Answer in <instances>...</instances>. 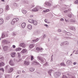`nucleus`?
Here are the masks:
<instances>
[{"label": "nucleus", "instance_id": "nucleus-37", "mask_svg": "<svg viewBox=\"0 0 78 78\" xmlns=\"http://www.w3.org/2000/svg\"><path fill=\"white\" fill-rule=\"evenodd\" d=\"M70 22H74L75 23V21L73 19H71L70 20Z\"/></svg>", "mask_w": 78, "mask_h": 78}, {"label": "nucleus", "instance_id": "nucleus-40", "mask_svg": "<svg viewBox=\"0 0 78 78\" xmlns=\"http://www.w3.org/2000/svg\"><path fill=\"white\" fill-rule=\"evenodd\" d=\"M31 60L33 61V59H34V57H33V56L31 55Z\"/></svg>", "mask_w": 78, "mask_h": 78}, {"label": "nucleus", "instance_id": "nucleus-23", "mask_svg": "<svg viewBox=\"0 0 78 78\" xmlns=\"http://www.w3.org/2000/svg\"><path fill=\"white\" fill-rule=\"evenodd\" d=\"M5 65L4 63L2 62L0 63V67H3Z\"/></svg>", "mask_w": 78, "mask_h": 78}, {"label": "nucleus", "instance_id": "nucleus-63", "mask_svg": "<svg viewBox=\"0 0 78 78\" xmlns=\"http://www.w3.org/2000/svg\"><path fill=\"white\" fill-rule=\"evenodd\" d=\"M43 12H47L46 10H43Z\"/></svg>", "mask_w": 78, "mask_h": 78}, {"label": "nucleus", "instance_id": "nucleus-52", "mask_svg": "<svg viewBox=\"0 0 78 78\" xmlns=\"http://www.w3.org/2000/svg\"><path fill=\"white\" fill-rule=\"evenodd\" d=\"M12 47L13 48H16V46L15 45H13Z\"/></svg>", "mask_w": 78, "mask_h": 78}, {"label": "nucleus", "instance_id": "nucleus-31", "mask_svg": "<svg viewBox=\"0 0 78 78\" xmlns=\"http://www.w3.org/2000/svg\"><path fill=\"white\" fill-rule=\"evenodd\" d=\"M3 12V9L2 8H1L0 9V14L2 13Z\"/></svg>", "mask_w": 78, "mask_h": 78}, {"label": "nucleus", "instance_id": "nucleus-8", "mask_svg": "<svg viewBox=\"0 0 78 78\" xmlns=\"http://www.w3.org/2000/svg\"><path fill=\"white\" fill-rule=\"evenodd\" d=\"M42 48H38L37 47L36 48V50L37 51H41V52H42Z\"/></svg>", "mask_w": 78, "mask_h": 78}, {"label": "nucleus", "instance_id": "nucleus-54", "mask_svg": "<svg viewBox=\"0 0 78 78\" xmlns=\"http://www.w3.org/2000/svg\"><path fill=\"white\" fill-rule=\"evenodd\" d=\"M3 59L4 58L3 57H2L1 58H0V59H1L2 60H3Z\"/></svg>", "mask_w": 78, "mask_h": 78}, {"label": "nucleus", "instance_id": "nucleus-16", "mask_svg": "<svg viewBox=\"0 0 78 78\" xmlns=\"http://www.w3.org/2000/svg\"><path fill=\"white\" fill-rule=\"evenodd\" d=\"M27 28L29 30H31L32 29V26L30 24L27 25Z\"/></svg>", "mask_w": 78, "mask_h": 78}, {"label": "nucleus", "instance_id": "nucleus-45", "mask_svg": "<svg viewBox=\"0 0 78 78\" xmlns=\"http://www.w3.org/2000/svg\"><path fill=\"white\" fill-rule=\"evenodd\" d=\"M6 19L7 20H9V17H6Z\"/></svg>", "mask_w": 78, "mask_h": 78}, {"label": "nucleus", "instance_id": "nucleus-13", "mask_svg": "<svg viewBox=\"0 0 78 78\" xmlns=\"http://www.w3.org/2000/svg\"><path fill=\"white\" fill-rule=\"evenodd\" d=\"M32 64L33 65H38V64H39V63H38V62L36 61H34L33 62Z\"/></svg>", "mask_w": 78, "mask_h": 78}, {"label": "nucleus", "instance_id": "nucleus-39", "mask_svg": "<svg viewBox=\"0 0 78 78\" xmlns=\"http://www.w3.org/2000/svg\"><path fill=\"white\" fill-rule=\"evenodd\" d=\"M68 17H69L71 18L72 17V14H69L68 15Z\"/></svg>", "mask_w": 78, "mask_h": 78}, {"label": "nucleus", "instance_id": "nucleus-15", "mask_svg": "<svg viewBox=\"0 0 78 78\" xmlns=\"http://www.w3.org/2000/svg\"><path fill=\"white\" fill-rule=\"evenodd\" d=\"M33 23L34 25H37V22L36 20H34Z\"/></svg>", "mask_w": 78, "mask_h": 78}, {"label": "nucleus", "instance_id": "nucleus-61", "mask_svg": "<svg viewBox=\"0 0 78 78\" xmlns=\"http://www.w3.org/2000/svg\"><path fill=\"white\" fill-rule=\"evenodd\" d=\"M46 12H48V11H49V9H47L46 10Z\"/></svg>", "mask_w": 78, "mask_h": 78}, {"label": "nucleus", "instance_id": "nucleus-38", "mask_svg": "<svg viewBox=\"0 0 78 78\" xmlns=\"http://www.w3.org/2000/svg\"><path fill=\"white\" fill-rule=\"evenodd\" d=\"M13 5L14 6H15L16 7H17V4L16 3H14L13 4Z\"/></svg>", "mask_w": 78, "mask_h": 78}, {"label": "nucleus", "instance_id": "nucleus-62", "mask_svg": "<svg viewBox=\"0 0 78 78\" xmlns=\"http://www.w3.org/2000/svg\"><path fill=\"white\" fill-rule=\"evenodd\" d=\"M22 73H25V71H23L22 72Z\"/></svg>", "mask_w": 78, "mask_h": 78}, {"label": "nucleus", "instance_id": "nucleus-58", "mask_svg": "<svg viewBox=\"0 0 78 78\" xmlns=\"http://www.w3.org/2000/svg\"><path fill=\"white\" fill-rule=\"evenodd\" d=\"M58 31H59V32H61V30L60 29H58Z\"/></svg>", "mask_w": 78, "mask_h": 78}, {"label": "nucleus", "instance_id": "nucleus-24", "mask_svg": "<svg viewBox=\"0 0 78 78\" xmlns=\"http://www.w3.org/2000/svg\"><path fill=\"white\" fill-rule=\"evenodd\" d=\"M7 49H8V46H5L3 47V49L4 51H6V50H7Z\"/></svg>", "mask_w": 78, "mask_h": 78}, {"label": "nucleus", "instance_id": "nucleus-29", "mask_svg": "<svg viewBox=\"0 0 78 78\" xmlns=\"http://www.w3.org/2000/svg\"><path fill=\"white\" fill-rule=\"evenodd\" d=\"M12 35L13 36H15L16 35V33L14 32H13L12 33Z\"/></svg>", "mask_w": 78, "mask_h": 78}, {"label": "nucleus", "instance_id": "nucleus-43", "mask_svg": "<svg viewBox=\"0 0 78 78\" xmlns=\"http://www.w3.org/2000/svg\"><path fill=\"white\" fill-rule=\"evenodd\" d=\"M18 58H20V53H18Z\"/></svg>", "mask_w": 78, "mask_h": 78}, {"label": "nucleus", "instance_id": "nucleus-47", "mask_svg": "<svg viewBox=\"0 0 78 78\" xmlns=\"http://www.w3.org/2000/svg\"><path fill=\"white\" fill-rule=\"evenodd\" d=\"M5 37V35L4 34H2V37Z\"/></svg>", "mask_w": 78, "mask_h": 78}, {"label": "nucleus", "instance_id": "nucleus-4", "mask_svg": "<svg viewBox=\"0 0 78 78\" xmlns=\"http://www.w3.org/2000/svg\"><path fill=\"white\" fill-rule=\"evenodd\" d=\"M70 11H71V9H69L67 10V8H65V10L64 11V12L65 13H67V12H70Z\"/></svg>", "mask_w": 78, "mask_h": 78}, {"label": "nucleus", "instance_id": "nucleus-30", "mask_svg": "<svg viewBox=\"0 0 78 78\" xmlns=\"http://www.w3.org/2000/svg\"><path fill=\"white\" fill-rule=\"evenodd\" d=\"M5 9L6 10H9V5H7L6 6Z\"/></svg>", "mask_w": 78, "mask_h": 78}, {"label": "nucleus", "instance_id": "nucleus-17", "mask_svg": "<svg viewBox=\"0 0 78 78\" xmlns=\"http://www.w3.org/2000/svg\"><path fill=\"white\" fill-rule=\"evenodd\" d=\"M72 62L71 61V60H68L66 62V64H69V65L70 64H72Z\"/></svg>", "mask_w": 78, "mask_h": 78}, {"label": "nucleus", "instance_id": "nucleus-12", "mask_svg": "<svg viewBox=\"0 0 78 78\" xmlns=\"http://www.w3.org/2000/svg\"><path fill=\"white\" fill-rule=\"evenodd\" d=\"M24 65H26V66H28L30 64V62L27 61H25L24 63Z\"/></svg>", "mask_w": 78, "mask_h": 78}, {"label": "nucleus", "instance_id": "nucleus-18", "mask_svg": "<svg viewBox=\"0 0 78 78\" xmlns=\"http://www.w3.org/2000/svg\"><path fill=\"white\" fill-rule=\"evenodd\" d=\"M16 53L15 52H13L11 54V55L12 58H14L15 56Z\"/></svg>", "mask_w": 78, "mask_h": 78}, {"label": "nucleus", "instance_id": "nucleus-34", "mask_svg": "<svg viewBox=\"0 0 78 78\" xmlns=\"http://www.w3.org/2000/svg\"><path fill=\"white\" fill-rule=\"evenodd\" d=\"M63 43L65 45H69V44L68 41H65Z\"/></svg>", "mask_w": 78, "mask_h": 78}, {"label": "nucleus", "instance_id": "nucleus-64", "mask_svg": "<svg viewBox=\"0 0 78 78\" xmlns=\"http://www.w3.org/2000/svg\"><path fill=\"white\" fill-rule=\"evenodd\" d=\"M30 17H33V15H30Z\"/></svg>", "mask_w": 78, "mask_h": 78}, {"label": "nucleus", "instance_id": "nucleus-14", "mask_svg": "<svg viewBox=\"0 0 78 78\" xmlns=\"http://www.w3.org/2000/svg\"><path fill=\"white\" fill-rule=\"evenodd\" d=\"M45 4L46 5L48 6H51V4L48 2H45Z\"/></svg>", "mask_w": 78, "mask_h": 78}, {"label": "nucleus", "instance_id": "nucleus-22", "mask_svg": "<svg viewBox=\"0 0 78 78\" xmlns=\"http://www.w3.org/2000/svg\"><path fill=\"white\" fill-rule=\"evenodd\" d=\"M70 29L71 30H73V31H75L76 30L75 29V28L74 27H70Z\"/></svg>", "mask_w": 78, "mask_h": 78}, {"label": "nucleus", "instance_id": "nucleus-26", "mask_svg": "<svg viewBox=\"0 0 78 78\" xmlns=\"http://www.w3.org/2000/svg\"><path fill=\"white\" fill-rule=\"evenodd\" d=\"M13 69L12 68H10L9 71V73H11V72H12L13 71Z\"/></svg>", "mask_w": 78, "mask_h": 78}, {"label": "nucleus", "instance_id": "nucleus-10", "mask_svg": "<svg viewBox=\"0 0 78 78\" xmlns=\"http://www.w3.org/2000/svg\"><path fill=\"white\" fill-rule=\"evenodd\" d=\"M27 50L26 49H23L21 52V53H27Z\"/></svg>", "mask_w": 78, "mask_h": 78}, {"label": "nucleus", "instance_id": "nucleus-35", "mask_svg": "<svg viewBox=\"0 0 78 78\" xmlns=\"http://www.w3.org/2000/svg\"><path fill=\"white\" fill-rule=\"evenodd\" d=\"M21 48H19L16 49V51H19V50H21Z\"/></svg>", "mask_w": 78, "mask_h": 78}, {"label": "nucleus", "instance_id": "nucleus-6", "mask_svg": "<svg viewBox=\"0 0 78 78\" xmlns=\"http://www.w3.org/2000/svg\"><path fill=\"white\" fill-rule=\"evenodd\" d=\"M2 43L3 44H8V43H9V42L7 40H4L2 41Z\"/></svg>", "mask_w": 78, "mask_h": 78}, {"label": "nucleus", "instance_id": "nucleus-41", "mask_svg": "<svg viewBox=\"0 0 78 78\" xmlns=\"http://www.w3.org/2000/svg\"><path fill=\"white\" fill-rule=\"evenodd\" d=\"M2 70L3 72H4V69L3 68H1L0 69V71Z\"/></svg>", "mask_w": 78, "mask_h": 78}, {"label": "nucleus", "instance_id": "nucleus-56", "mask_svg": "<svg viewBox=\"0 0 78 78\" xmlns=\"http://www.w3.org/2000/svg\"><path fill=\"white\" fill-rule=\"evenodd\" d=\"M76 54H78V50H76Z\"/></svg>", "mask_w": 78, "mask_h": 78}, {"label": "nucleus", "instance_id": "nucleus-44", "mask_svg": "<svg viewBox=\"0 0 78 78\" xmlns=\"http://www.w3.org/2000/svg\"><path fill=\"white\" fill-rule=\"evenodd\" d=\"M35 35H37V34H39V33L37 32H36L35 33Z\"/></svg>", "mask_w": 78, "mask_h": 78}, {"label": "nucleus", "instance_id": "nucleus-27", "mask_svg": "<svg viewBox=\"0 0 78 78\" xmlns=\"http://www.w3.org/2000/svg\"><path fill=\"white\" fill-rule=\"evenodd\" d=\"M34 70H35V69L33 68H31L30 69V70L31 72H33Z\"/></svg>", "mask_w": 78, "mask_h": 78}, {"label": "nucleus", "instance_id": "nucleus-50", "mask_svg": "<svg viewBox=\"0 0 78 78\" xmlns=\"http://www.w3.org/2000/svg\"><path fill=\"white\" fill-rule=\"evenodd\" d=\"M60 20V21H63V20H64V19H63V18H61Z\"/></svg>", "mask_w": 78, "mask_h": 78}, {"label": "nucleus", "instance_id": "nucleus-20", "mask_svg": "<svg viewBox=\"0 0 78 78\" xmlns=\"http://www.w3.org/2000/svg\"><path fill=\"white\" fill-rule=\"evenodd\" d=\"M34 47V44H30L29 46V48H33Z\"/></svg>", "mask_w": 78, "mask_h": 78}, {"label": "nucleus", "instance_id": "nucleus-25", "mask_svg": "<svg viewBox=\"0 0 78 78\" xmlns=\"http://www.w3.org/2000/svg\"><path fill=\"white\" fill-rule=\"evenodd\" d=\"M32 11H34L35 12L38 11V9H37L36 8H34V9H32Z\"/></svg>", "mask_w": 78, "mask_h": 78}, {"label": "nucleus", "instance_id": "nucleus-32", "mask_svg": "<svg viewBox=\"0 0 78 78\" xmlns=\"http://www.w3.org/2000/svg\"><path fill=\"white\" fill-rule=\"evenodd\" d=\"M66 34H67V35H68V36H70V35H71V33H70L69 32H66Z\"/></svg>", "mask_w": 78, "mask_h": 78}, {"label": "nucleus", "instance_id": "nucleus-9", "mask_svg": "<svg viewBox=\"0 0 78 78\" xmlns=\"http://www.w3.org/2000/svg\"><path fill=\"white\" fill-rule=\"evenodd\" d=\"M9 63L10 65L11 66H14V62H13V61L11 60L9 61Z\"/></svg>", "mask_w": 78, "mask_h": 78}, {"label": "nucleus", "instance_id": "nucleus-49", "mask_svg": "<svg viewBox=\"0 0 78 78\" xmlns=\"http://www.w3.org/2000/svg\"><path fill=\"white\" fill-rule=\"evenodd\" d=\"M48 21V20L47 19H45L44 20V22H45L46 23H47V22Z\"/></svg>", "mask_w": 78, "mask_h": 78}, {"label": "nucleus", "instance_id": "nucleus-21", "mask_svg": "<svg viewBox=\"0 0 78 78\" xmlns=\"http://www.w3.org/2000/svg\"><path fill=\"white\" fill-rule=\"evenodd\" d=\"M3 22H4L3 19H0V24H2V23H3Z\"/></svg>", "mask_w": 78, "mask_h": 78}, {"label": "nucleus", "instance_id": "nucleus-48", "mask_svg": "<svg viewBox=\"0 0 78 78\" xmlns=\"http://www.w3.org/2000/svg\"><path fill=\"white\" fill-rule=\"evenodd\" d=\"M45 37H46V35L45 34H44L43 36V39H44Z\"/></svg>", "mask_w": 78, "mask_h": 78}, {"label": "nucleus", "instance_id": "nucleus-19", "mask_svg": "<svg viewBox=\"0 0 78 78\" xmlns=\"http://www.w3.org/2000/svg\"><path fill=\"white\" fill-rule=\"evenodd\" d=\"M34 21V20H33V19H30L29 20L28 22L31 23H33Z\"/></svg>", "mask_w": 78, "mask_h": 78}, {"label": "nucleus", "instance_id": "nucleus-36", "mask_svg": "<svg viewBox=\"0 0 78 78\" xmlns=\"http://www.w3.org/2000/svg\"><path fill=\"white\" fill-rule=\"evenodd\" d=\"M61 66H66V65L64 63H61L60 64Z\"/></svg>", "mask_w": 78, "mask_h": 78}, {"label": "nucleus", "instance_id": "nucleus-2", "mask_svg": "<svg viewBox=\"0 0 78 78\" xmlns=\"http://www.w3.org/2000/svg\"><path fill=\"white\" fill-rule=\"evenodd\" d=\"M18 20H19V18H18L14 19L11 22V24L14 25L15 23L17 21H18Z\"/></svg>", "mask_w": 78, "mask_h": 78}, {"label": "nucleus", "instance_id": "nucleus-55", "mask_svg": "<svg viewBox=\"0 0 78 78\" xmlns=\"http://www.w3.org/2000/svg\"><path fill=\"white\" fill-rule=\"evenodd\" d=\"M57 7V6H53V8H56V7Z\"/></svg>", "mask_w": 78, "mask_h": 78}, {"label": "nucleus", "instance_id": "nucleus-33", "mask_svg": "<svg viewBox=\"0 0 78 78\" xmlns=\"http://www.w3.org/2000/svg\"><path fill=\"white\" fill-rule=\"evenodd\" d=\"M22 12L24 14H25L27 13V11L25 10H22Z\"/></svg>", "mask_w": 78, "mask_h": 78}, {"label": "nucleus", "instance_id": "nucleus-28", "mask_svg": "<svg viewBox=\"0 0 78 78\" xmlns=\"http://www.w3.org/2000/svg\"><path fill=\"white\" fill-rule=\"evenodd\" d=\"M39 40V38H37L36 40H33L32 41H33L34 42H37V41H38Z\"/></svg>", "mask_w": 78, "mask_h": 78}, {"label": "nucleus", "instance_id": "nucleus-46", "mask_svg": "<svg viewBox=\"0 0 78 78\" xmlns=\"http://www.w3.org/2000/svg\"><path fill=\"white\" fill-rule=\"evenodd\" d=\"M44 25L45 26V27H46L47 28H48V26L47 25V24H44Z\"/></svg>", "mask_w": 78, "mask_h": 78}, {"label": "nucleus", "instance_id": "nucleus-5", "mask_svg": "<svg viewBox=\"0 0 78 78\" xmlns=\"http://www.w3.org/2000/svg\"><path fill=\"white\" fill-rule=\"evenodd\" d=\"M37 58L38 59H39L40 61H41V62H44V58H42V57H37Z\"/></svg>", "mask_w": 78, "mask_h": 78}, {"label": "nucleus", "instance_id": "nucleus-53", "mask_svg": "<svg viewBox=\"0 0 78 78\" xmlns=\"http://www.w3.org/2000/svg\"><path fill=\"white\" fill-rule=\"evenodd\" d=\"M62 33H66H66H67V31H66L65 30H64L63 31Z\"/></svg>", "mask_w": 78, "mask_h": 78}, {"label": "nucleus", "instance_id": "nucleus-3", "mask_svg": "<svg viewBox=\"0 0 78 78\" xmlns=\"http://www.w3.org/2000/svg\"><path fill=\"white\" fill-rule=\"evenodd\" d=\"M19 46L20 47H22L23 48H25L26 47L25 44L24 43H21L19 44Z\"/></svg>", "mask_w": 78, "mask_h": 78}, {"label": "nucleus", "instance_id": "nucleus-7", "mask_svg": "<svg viewBox=\"0 0 78 78\" xmlns=\"http://www.w3.org/2000/svg\"><path fill=\"white\" fill-rule=\"evenodd\" d=\"M53 70H49L48 72V74L50 76H51V73H53Z\"/></svg>", "mask_w": 78, "mask_h": 78}, {"label": "nucleus", "instance_id": "nucleus-42", "mask_svg": "<svg viewBox=\"0 0 78 78\" xmlns=\"http://www.w3.org/2000/svg\"><path fill=\"white\" fill-rule=\"evenodd\" d=\"M75 4H78V0H77L75 2Z\"/></svg>", "mask_w": 78, "mask_h": 78}, {"label": "nucleus", "instance_id": "nucleus-60", "mask_svg": "<svg viewBox=\"0 0 78 78\" xmlns=\"http://www.w3.org/2000/svg\"><path fill=\"white\" fill-rule=\"evenodd\" d=\"M65 21L66 22H69V21L67 20H66V19H65Z\"/></svg>", "mask_w": 78, "mask_h": 78}, {"label": "nucleus", "instance_id": "nucleus-51", "mask_svg": "<svg viewBox=\"0 0 78 78\" xmlns=\"http://www.w3.org/2000/svg\"><path fill=\"white\" fill-rule=\"evenodd\" d=\"M64 43L62 42L61 43V46H63V44H64Z\"/></svg>", "mask_w": 78, "mask_h": 78}, {"label": "nucleus", "instance_id": "nucleus-11", "mask_svg": "<svg viewBox=\"0 0 78 78\" xmlns=\"http://www.w3.org/2000/svg\"><path fill=\"white\" fill-rule=\"evenodd\" d=\"M21 26L22 28H24L26 26V23H23L21 24Z\"/></svg>", "mask_w": 78, "mask_h": 78}, {"label": "nucleus", "instance_id": "nucleus-1", "mask_svg": "<svg viewBox=\"0 0 78 78\" xmlns=\"http://www.w3.org/2000/svg\"><path fill=\"white\" fill-rule=\"evenodd\" d=\"M61 74V73H60V72L55 73H54V76L55 78H58L59 77V76H60Z\"/></svg>", "mask_w": 78, "mask_h": 78}, {"label": "nucleus", "instance_id": "nucleus-59", "mask_svg": "<svg viewBox=\"0 0 78 78\" xmlns=\"http://www.w3.org/2000/svg\"><path fill=\"white\" fill-rule=\"evenodd\" d=\"M44 66H47V62H46V63L44 64Z\"/></svg>", "mask_w": 78, "mask_h": 78}, {"label": "nucleus", "instance_id": "nucleus-57", "mask_svg": "<svg viewBox=\"0 0 78 78\" xmlns=\"http://www.w3.org/2000/svg\"><path fill=\"white\" fill-rule=\"evenodd\" d=\"M76 62H74L73 63V65H76Z\"/></svg>", "mask_w": 78, "mask_h": 78}]
</instances>
